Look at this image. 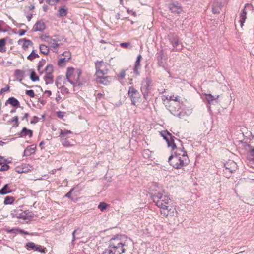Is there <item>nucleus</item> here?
Here are the masks:
<instances>
[{"mask_svg": "<svg viewBox=\"0 0 254 254\" xmlns=\"http://www.w3.org/2000/svg\"><path fill=\"white\" fill-rule=\"evenodd\" d=\"M115 254L114 251H113L110 246L109 245L107 248H106L101 254Z\"/></svg>", "mask_w": 254, "mask_h": 254, "instance_id": "obj_37", "label": "nucleus"}, {"mask_svg": "<svg viewBox=\"0 0 254 254\" xmlns=\"http://www.w3.org/2000/svg\"><path fill=\"white\" fill-rule=\"evenodd\" d=\"M170 41L174 48H176L179 45L178 37L175 34H173L172 37L170 38Z\"/></svg>", "mask_w": 254, "mask_h": 254, "instance_id": "obj_28", "label": "nucleus"}, {"mask_svg": "<svg viewBox=\"0 0 254 254\" xmlns=\"http://www.w3.org/2000/svg\"><path fill=\"white\" fill-rule=\"evenodd\" d=\"M130 43L129 42L121 43L120 44L121 47L124 48H127L130 46Z\"/></svg>", "mask_w": 254, "mask_h": 254, "instance_id": "obj_50", "label": "nucleus"}, {"mask_svg": "<svg viewBox=\"0 0 254 254\" xmlns=\"http://www.w3.org/2000/svg\"><path fill=\"white\" fill-rule=\"evenodd\" d=\"M30 78L32 81H39V78L36 74V72L34 71H32L30 73Z\"/></svg>", "mask_w": 254, "mask_h": 254, "instance_id": "obj_35", "label": "nucleus"}, {"mask_svg": "<svg viewBox=\"0 0 254 254\" xmlns=\"http://www.w3.org/2000/svg\"><path fill=\"white\" fill-rule=\"evenodd\" d=\"M142 58V56L141 55H139L137 56L136 61L135 63L134 67V72L137 75L139 74L138 69L140 67V61Z\"/></svg>", "mask_w": 254, "mask_h": 254, "instance_id": "obj_23", "label": "nucleus"}, {"mask_svg": "<svg viewBox=\"0 0 254 254\" xmlns=\"http://www.w3.org/2000/svg\"><path fill=\"white\" fill-rule=\"evenodd\" d=\"M100 209L101 211H104L108 207H98Z\"/></svg>", "mask_w": 254, "mask_h": 254, "instance_id": "obj_62", "label": "nucleus"}, {"mask_svg": "<svg viewBox=\"0 0 254 254\" xmlns=\"http://www.w3.org/2000/svg\"><path fill=\"white\" fill-rule=\"evenodd\" d=\"M7 103L14 107H18L20 105L19 102L16 98L13 97L9 98L6 101V103Z\"/></svg>", "mask_w": 254, "mask_h": 254, "instance_id": "obj_24", "label": "nucleus"}, {"mask_svg": "<svg viewBox=\"0 0 254 254\" xmlns=\"http://www.w3.org/2000/svg\"><path fill=\"white\" fill-rule=\"evenodd\" d=\"M95 95L96 96V99L97 100H100L102 98H104V96H105V94L103 92L102 93H101V92L96 93L95 94Z\"/></svg>", "mask_w": 254, "mask_h": 254, "instance_id": "obj_43", "label": "nucleus"}, {"mask_svg": "<svg viewBox=\"0 0 254 254\" xmlns=\"http://www.w3.org/2000/svg\"><path fill=\"white\" fill-rule=\"evenodd\" d=\"M162 100L164 102H165L166 101H173L176 102V106L174 105L169 106V110L172 113H175L177 112L180 111L182 109L183 106H184V102L182 98L178 95L175 96L174 95H173L170 96H163L162 97Z\"/></svg>", "mask_w": 254, "mask_h": 254, "instance_id": "obj_4", "label": "nucleus"}, {"mask_svg": "<svg viewBox=\"0 0 254 254\" xmlns=\"http://www.w3.org/2000/svg\"><path fill=\"white\" fill-rule=\"evenodd\" d=\"M110 246L115 254H122L124 253L126 251L127 247V245H122L121 247H113L112 246Z\"/></svg>", "mask_w": 254, "mask_h": 254, "instance_id": "obj_18", "label": "nucleus"}, {"mask_svg": "<svg viewBox=\"0 0 254 254\" xmlns=\"http://www.w3.org/2000/svg\"><path fill=\"white\" fill-rule=\"evenodd\" d=\"M67 10L64 8H60L59 10V15L61 17H64L67 14Z\"/></svg>", "mask_w": 254, "mask_h": 254, "instance_id": "obj_40", "label": "nucleus"}, {"mask_svg": "<svg viewBox=\"0 0 254 254\" xmlns=\"http://www.w3.org/2000/svg\"><path fill=\"white\" fill-rule=\"evenodd\" d=\"M107 74L103 72H95L94 76L96 82L100 84L109 85L111 82L112 78L110 76H106Z\"/></svg>", "mask_w": 254, "mask_h": 254, "instance_id": "obj_9", "label": "nucleus"}, {"mask_svg": "<svg viewBox=\"0 0 254 254\" xmlns=\"http://www.w3.org/2000/svg\"><path fill=\"white\" fill-rule=\"evenodd\" d=\"M12 218L22 219L23 220H29L32 217L30 213H27L26 211H23L21 210L14 211L11 213Z\"/></svg>", "mask_w": 254, "mask_h": 254, "instance_id": "obj_13", "label": "nucleus"}, {"mask_svg": "<svg viewBox=\"0 0 254 254\" xmlns=\"http://www.w3.org/2000/svg\"><path fill=\"white\" fill-rule=\"evenodd\" d=\"M45 70V74H53V66L51 64H49V65H47Z\"/></svg>", "mask_w": 254, "mask_h": 254, "instance_id": "obj_39", "label": "nucleus"}, {"mask_svg": "<svg viewBox=\"0 0 254 254\" xmlns=\"http://www.w3.org/2000/svg\"><path fill=\"white\" fill-rule=\"evenodd\" d=\"M38 57L39 55L38 54H37L34 50H33L31 54L27 57V59L30 61H32Z\"/></svg>", "mask_w": 254, "mask_h": 254, "instance_id": "obj_36", "label": "nucleus"}, {"mask_svg": "<svg viewBox=\"0 0 254 254\" xmlns=\"http://www.w3.org/2000/svg\"><path fill=\"white\" fill-rule=\"evenodd\" d=\"M18 44L21 46L22 49L26 51L28 50L29 47L33 45V43L30 40L26 38L20 39L18 41Z\"/></svg>", "mask_w": 254, "mask_h": 254, "instance_id": "obj_17", "label": "nucleus"}, {"mask_svg": "<svg viewBox=\"0 0 254 254\" xmlns=\"http://www.w3.org/2000/svg\"><path fill=\"white\" fill-rule=\"evenodd\" d=\"M73 134V132L67 129H60L59 137L62 144L65 147H71L74 146L72 143L71 141H74L73 139H70V134Z\"/></svg>", "mask_w": 254, "mask_h": 254, "instance_id": "obj_5", "label": "nucleus"}, {"mask_svg": "<svg viewBox=\"0 0 254 254\" xmlns=\"http://www.w3.org/2000/svg\"><path fill=\"white\" fill-rule=\"evenodd\" d=\"M44 94L46 95L47 96L50 97L52 94V92L50 90H45L44 92Z\"/></svg>", "mask_w": 254, "mask_h": 254, "instance_id": "obj_55", "label": "nucleus"}, {"mask_svg": "<svg viewBox=\"0 0 254 254\" xmlns=\"http://www.w3.org/2000/svg\"><path fill=\"white\" fill-rule=\"evenodd\" d=\"M56 115L58 118H59L61 119H63L65 115V113L60 111L57 112Z\"/></svg>", "mask_w": 254, "mask_h": 254, "instance_id": "obj_47", "label": "nucleus"}, {"mask_svg": "<svg viewBox=\"0 0 254 254\" xmlns=\"http://www.w3.org/2000/svg\"><path fill=\"white\" fill-rule=\"evenodd\" d=\"M161 215L166 217L176 216L177 211L175 207H160Z\"/></svg>", "mask_w": 254, "mask_h": 254, "instance_id": "obj_12", "label": "nucleus"}, {"mask_svg": "<svg viewBox=\"0 0 254 254\" xmlns=\"http://www.w3.org/2000/svg\"><path fill=\"white\" fill-rule=\"evenodd\" d=\"M8 232L10 233H16L19 231V228H12L11 230H8Z\"/></svg>", "mask_w": 254, "mask_h": 254, "instance_id": "obj_53", "label": "nucleus"}, {"mask_svg": "<svg viewBox=\"0 0 254 254\" xmlns=\"http://www.w3.org/2000/svg\"><path fill=\"white\" fill-rule=\"evenodd\" d=\"M98 206L101 207V206H107V204L103 202H100Z\"/></svg>", "mask_w": 254, "mask_h": 254, "instance_id": "obj_60", "label": "nucleus"}, {"mask_svg": "<svg viewBox=\"0 0 254 254\" xmlns=\"http://www.w3.org/2000/svg\"><path fill=\"white\" fill-rule=\"evenodd\" d=\"M78 231L80 232V230H78V229H77V230H75L73 232V233H72V243H73V242H74V241L75 240V239H79V238H80V237H77V238H76V237H75V234H76V233H77V232H78Z\"/></svg>", "mask_w": 254, "mask_h": 254, "instance_id": "obj_48", "label": "nucleus"}, {"mask_svg": "<svg viewBox=\"0 0 254 254\" xmlns=\"http://www.w3.org/2000/svg\"><path fill=\"white\" fill-rule=\"evenodd\" d=\"M205 96V98L206 100L208 101L209 104L212 103L213 101L218 99L219 98V96L217 95L216 97L213 96L211 94H204Z\"/></svg>", "mask_w": 254, "mask_h": 254, "instance_id": "obj_30", "label": "nucleus"}, {"mask_svg": "<svg viewBox=\"0 0 254 254\" xmlns=\"http://www.w3.org/2000/svg\"><path fill=\"white\" fill-rule=\"evenodd\" d=\"M126 75V73L125 70L121 71L117 75L118 78L120 80H122L124 78Z\"/></svg>", "mask_w": 254, "mask_h": 254, "instance_id": "obj_44", "label": "nucleus"}, {"mask_svg": "<svg viewBox=\"0 0 254 254\" xmlns=\"http://www.w3.org/2000/svg\"><path fill=\"white\" fill-rule=\"evenodd\" d=\"M74 190V188H72L70 191L65 194V197H68L69 198H70V199H72V198L71 197V193L72 192V191H73Z\"/></svg>", "mask_w": 254, "mask_h": 254, "instance_id": "obj_51", "label": "nucleus"}, {"mask_svg": "<svg viewBox=\"0 0 254 254\" xmlns=\"http://www.w3.org/2000/svg\"><path fill=\"white\" fill-rule=\"evenodd\" d=\"M44 80L47 84L52 83L54 81V76L53 74H45Z\"/></svg>", "mask_w": 254, "mask_h": 254, "instance_id": "obj_29", "label": "nucleus"}, {"mask_svg": "<svg viewBox=\"0 0 254 254\" xmlns=\"http://www.w3.org/2000/svg\"><path fill=\"white\" fill-rule=\"evenodd\" d=\"M45 145V142L44 141H41L39 144V147L41 149H44V145Z\"/></svg>", "mask_w": 254, "mask_h": 254, "instance_id": "obj_59", "label": "nucleus"}, {"mask_svg": "<svg viewBox=\"0 0 254 254\" xmlns=\"http://www.w3.org/2000/svg\"><path fill=\"white\" fill-rule=\"evenodd\" d=\"M37 149L36 145H31L28 146L24 151V155L26 156H29L32 154H34Z\"/></svg>", "mask_w": 254, "mask_h": 254, "instance_id": "obj_19", "label": "nucleus"}, {"mask_svg": "<svg viewBox=\"0 0 254 254\" xmlns=\"http://www.w3.org/2000/svg\"><path fill=\"white\" fill-rule=\"evenodd\" d=\"M9 89H10L9 86L8 85H7L4 88H3L1 89L0 92L2 93V92H4L8 91L9 90Z\"/></svg>", "mask_w": 254, "mask_h": 254, "instance_id": "obj_52", "label": "nucleus"}, {"mask_svg": "<svg viewBox=\"0 0 254 254\" xmlns=\"http://www.w3.org/2000/svg\"><path fill=\"white\" fill-rule=\"evenodd\" d=\"M26 31L23 29H20L19 30L18 33L19 35L22 36L25 34Z\"/></svg>", "mask_w": 254, "mask_h": 254, "instance_id": "obj_56", "label": "nucleus"}, {"mask_svg": "<svg viewBox=\"0 0 254 254\" xmlns=\"http://www.w3.org/2000/svg\"><path fill=\"white\" fill-rule=\"evenodd\" d=\"M46 28L45 24L43 21H39L36 23L34 26L35 31H41L44 30Z\"/></svg>", "mask_w": 254, "mask_h": 254, "instance_id": "obj_22", "label": "nucleus"}, {"mask_svg": "<svg viewBox=\"0 0 254 254\" xmlns=\"http://www.w3.org/2000/svg\"><path fill=\"white\" fill-rule=\"evenodd\" d=\"M60 0H46V2L51 5H55L59 2Z\"/></svg>", "mask_w": 254, "mask_h": 254, "instance_id": "obj_45", "label": "nucleus"}, {"mask_svg": "<svg viewBox=\"0 0 254 254\" xmlns=\"http://www.w3.org/2000/svg\"><path fill=\"white\" fill-rule=\"evenodd\" d=\"M37 122V117H34V120H33V121H31L30 122V123H31V124H34V123H36Z\"/></svg>", "mask_w": 254, "mask_h": 254, "instance_id": "obj_61", "label": "nucleus"}, {"mask_svg": "<svg viewBox=\"0 0 254 254\" xmlns=\"http://www.w3.org/2000/svg\"><path fill=\"white\" fill-rule=\"evenodd\" d=\"M101 43H105V42H104V40H102L101 41Z\"/></svg>", "mask_w": 254, "mask_h": 254, "instance_id": "obj_64", "label": "nucleus"}, {"mask_svg": "<svg viewBox=\"0 0 254 254\" xmlns=\"http://www.w3.org/2000/svg\"><path fill=\"white\" fill-rule=\"evenodd\" d=\"M128 95L131 103L135 106H138L141 102V97L139 92L134 87L130 86L128 90Z\"/></svg>", "mask_w": 254, "mask_h": 254, "instance_id": "obj_7", "label": "nucleus"}, {"mask_svg": "<svg viewBox=\"0 0 254 254\" xmlns=\"http://www.w3.org/2000/svg\"><path fill=\"white\" fill-rule=\"evenodd\" d=\"M19 135L22 137L28 136L29 138H31L33 135V131L26 127H23L20 131Z\"/></svg>", "mask_w": 254, "mask_h": 254, "instance_id": "obj_21", "label": "nucleus"}, {"mask_svg": "<svg viewBox=\"0 0 254 254\" xmlns=\"http://www.w3.org/2000/svg\"><path fill=\"white\" fill-rule=\"evenodd\" d=\"M221 4L218 2H214L212 6V12L214 14L219 13L221 10Z\"/></svg>", "mask_w": 254, "mask_h": 254, "instance_id": "obj_26", "label": "nucleus"}, {"mask_svg": "<svg viewBox=\"0 0 254 254\" xmlns=\"http://www.w3.org/2000/svg\"><path fill=\"white\" fill-rule=\"evenodd\" d=\"M50 48L49 46H48L45 44H41L39 46L41 53L45 55H47L49 53Z\"/></svg>", "mask_w": 254, "mask_h": 254, "instance_id": "obj_27", "label": "nucleus"}, {"mask_svg": "<svg viewBox=\"0 0 254 254\" xmlns=\"http://www.w3.org/2000/svg\"><path fill=\"white\" fill-rule=\"evenodd\" d=\"M62 55L64 58H61L58 62V65L61 67H64L65 66L66 62L69 61L71 58V54L69 51H65L63 52Z\"/></svg>", "mask_w": 254, "mask_h": 254, "instance_id": "obj_14", "label": "nucleus"}, {"mask_svg": "<svg viewBox=\"0 0 254 254\" xmlns=\"http://www.w3.org/2000/svg\"><path fill=\"white\" fill-rule=\"evenodd\" d=\"M22 72L21 70L17 69L15 71V74L16 75H19L22 74Z\"/></svg>", "mask_w": 254, "mask_h": 254, "instance_id": "obj_58", "label": "nucleus"}, {"mask_svg": "<svg viewBox=\"0 0 254 254\" xmlns=\"http://www.w3.org/2000/svg\"><path fill=\"white\" fill-rule=\"evenodd\" d=\"M252 8H253V7L251 5L249 4H246L245 5L244 8L242 10V12L240 13L239 22L240 23L241 28H242L243 27L244 24V23L246 21V19L247 18V17H246L247 8L252 9Z\"/></svg>", "mask_w": 254, "mask_h": 254, "instance_id": "obj_15", "label": "nucleus"}, {"mask_svg": "<svg viewBox=\"0 0 254 254\" xmlns=\"http://www.w3.org/2000/svg\"><path fill=\"white\" fill-rule=\"evenodd\" d=\"M152 194L153 201L156 203V206H166V205L168 203L169 200L168 198L166 196H163L162 193L157 192V190L153 191Z\"/></svg>", "mask_w": 254, "mask_h": 254, "instance_id": "obj_6", "label": "nucleus"}, {"mask_svg": "<svg viewBox=\"0 0 254 254\" xmlns=\"http://www.w3.org/2000/svg\"><path fill=\"white\" fill-rule=\"evenodd\" d=\"M12 192V190L8 187V184H6L0 190V194H6L7 193H10Z\"/></svg>", "mask_w": 254, "mask_h": 254, "instance_id": "obj_31", "label": "nucleus"}, {"mask_svg": "<svg viewBox=\"0 0 254 254\" xmlns=\"http://www.w3.org/2000/svg\"><path fill=\"white\" fill-rule=\"evenodd\" d=\"M172 155L168 158V162L171 166L177 169H183L190 162L187 152L183 145L179 143L176 148L171 149Z\"/></svg>", "mask_w": 254, "mask_h": 254, "instance_id": "obj_1", "label": "nucleus"}, {"mask_svg": "<svg viewBox=\"0 0 254 254\" xmlns=\"http://www.w3.org/2000/svg\"><path fill=\"white\" fill-rule=\"evenodd\" d=\"M6 41L5 39H0V52L1 53L5 52L6 51Z\"/></svg>", "mask_w": 254, "mask_h": 254, "instance_id": "obj_32", "label": "nucleus"}, {"mask_svg": "<svg viewBox=\"0 0 254 254\" xmlns=\"http://www.w3.org/2000/svg\"><path fill=\"white\" fill-rule=\"evenodd\" d=\"M160 135L166 140L168 146L171 149L176 148V146L179 144L175 142L174 139L175 137L173 136L168 131H163L160 132Z\"/></svg>", "mask_w": 254, "mask_h": 254, "instance_id": "obj_8", "label": "nucleus"}, {"mask_svg": "<svg viewBox=\"0 0 254 254\" xmlns=\"http://www.w3.org/2000/svg\"><path fill=\"white\" fill-rule=\"evenodd\" d=\"M82 71L80 68L68 67L66 69L65 77L66 79L73 85H82L86 80L81 77Z\"/></svg>", "mask_w": 254, "mask_h": 254, "instance_id": "obj_2", "label": "nucleus"}, {"mask_svg": "<svg viewBox=\"0 0 254 254\" xmlns=\"http://www.w3.org/2000/svg\"><path fill=\"white\" fill-rule=\"evenodd\" d=\"M10 122L11 123H14L13 125V127H17L19 126V121H18V116H15L13 118H12Z\"/></svg>", "mask_w": 254, "mask_h": 254, "instance_id": "obj_38", "label": "nucleus"}, {"mask_svg": "<svg viewBox=\"0 0 254 254\" xmlns=\"http://www.w3.org/2000/svg\"><path fill=\"white\" fill-rule=\"evenodd\" d=\"M110 67V64L103 60H97L95 62V72L108 73Z\"/></svg>", "mask_w": 254, "mask_h": 254, "instance_id": "obj_10", "label": "nucleus"}, {"mask_svg": "<svg viewBox=\"0 0 254 254\" xmlns=\"http://www.w3.org/2000/svg\"><path fill=\"white\" fill-rule=\"evenodd\" d=\"M61 92L63 94H68L69 93L68 89L65 86L61 87Z\"/></svg>", "mask_w": 254, "mask_h": 254, "instance_id": "obj_41", "label": "nucleus"}, {"mask_svg": "<svg viewBox=\"0 0 254 254\" xmlns=\"http://www.w3.org/2000/svg\"><path fill=\"white\" fill-rule=\"evenodd\" d=\"M15 199L12 196H6L5 198L4 204L5 205H10L12 204L13 202H14Z\"/></svg>", "mask_w": 254, "mask_h": 254, "instance_id": "obj_33", "label": "nucleus"}, {"mask_svg": "<svg viewBox=\"0 0 254 254\" xmlns=\"http://www.w3.org/2000/svg\"><path fill=\"white\" fill-rule=\"evenodd\" d=\"M125 236L122 235H117L112 238L109 241V245L113 247H121L122 245H127L124 240Z\"/></svg>", "mask_w": 254, "mask_h": 254, "instance_id": "obj_11", "label": "nucleus"}, {"mask_svg": "<svg viewBox=\"0 0 254 254\" xmlns=\"http://www.w3.org/2000/svg\"><path fill=\"white\" fill-rule=\"evenodd\" d=\"M168 8L173 13L179 14L182 11L181 6L178 3H171L169 4Z\"/></svg>", "mask_w": 254, "mask_h": 254, "instance_id": "obj_20", "label": "nucleus"}, {"mask_svg": "<svg viewBox=\"0 0 254 254\" xmlns=\"http://www.w3.org/2000/svg\"><path fill=\"white\" fill-rule=\"evenodd\" d=\"M150 84V80L149 79H146L142 82V86L141 87V91L142 92L147 93L148 90V87Z\"/></svg>", "mask_w": 254, "mask_h": 254, "instance_id": "obj_25", "label": "nucleus"}, {"mask_svg": "<svg viewBox=\"0 0 254 254\" xmlns=\"http://www.w3.org/2000/svg\"><path fill=\"white\" fill-rule=\"evenodd\" d=\"M43 65L41 63H39L38 66V70H40V68L42 67Z\"/></svg>", "mask_w": 254, "mask_h": 254, "instance_id": "obj_63", "label": "nucleus"}, {"mask_svg": "<svg viewBox=\"0 0 254 254\" xmlns=\"http://www.w3.org/2000/svg\"><path fill=\"white\" fill-rule=\"evenodd\" d=\"M18 233H19L20 234H25V235L29 234V233L28 232L25 231L24 230L20 229H19Z\"/></svg>", "mask_w": 254, "mask_h": 254, "instance_id": "obj_54", "label": "nucleus"}, {"mask_svg": "<svg viewBox=\"0 0 254 254\" xmlns=\"http://www.w3.org/2000/svg\"><path fill=\"white\" fill-rule=\"evenodd\" d=\"M26 165H22L21 166H17L15 168V170L18 173H22L27 172V169L25 167Z\"/></svg>", "mask_w": 254, "mask_h": 254, "instance_id": "obj_34", "label": "nucleus"}, {"mask_svg": "<svg viewBox=\"0 0 254 254\" xmlns=\"http://www.w3.org/2000/svg\"><path fill=\"white\" fill-rule=\"evenodd\" d=\"M26 247L27 249L33 250L34 251L45 253V248H42L40 245H36L34 242H28L26 244Z\"/></svg>", "mask_w": 254, "mask_h": 254, "instance_id": "obj_16", "label": "nucleus"}, {"mask_svg": "<svg viewBox=\"0 0 254 254\" xmlns=\"http://www.w3.org/2000/svg\"><path fill=\"white\" fill-rule=\"evenodd\" d=\"M26 94L31 98H34L35 97V93L33 90L26 91Z\"/></svg>", "mask_w": 254, "mask_h": 254, "instance_id": "obj_46", "label": "nucleus"}, {"mask_svg": "<svg viewBox=\"0 0 254 254\" xmlns=\"http://www.w3.org/2000/svg\"><path fill=\"white\" fill-rule=\"evenodd\" d=\"M9 168V166L8 165L6 164H2L0 163V171H6L8 170Z\"/></svg>", "mask_w": 254, "mask_h": 254, "instance_id": "obj_42", "label": "nucleus"}, {"mask_svg": "<svg viewBox=\"0 0 254 254\" xmlns=\"http://www.w3.org/2000/svg\"><path fill=\"white\" fill-rule=\"evenodd\" d=\"M250 160L254 161V148L252 149L249 153Z\"/></svg>", "mask_w": 254, "mask_h": 254, "instance_id": "obj_49", "label": "nucleus"}, {"mask_svg": "<svg viewBox=\"0 0 254 254\" xmlns=\"http://www.w3.org/2000/svg\"><path fill=\"white\" fill-rule=\"evenodd\" d=\"M29 117V114L27 113H26L24 114L23 117L22 118V120H26L28 121V118Z\"/></svg>", "mask_w": 254, "mask_h": 254, "instance_id": "obj_57", "label": "nucleus"}, {"mask_svg": "<svg viewBox=\"0 0 254 254\" xmlns=\"http://www.w3.org/2000/svg\"><path fill=\"white\" fill-rule=\"evenodd\" d=\"M40 38L42 41L46 42L54 52L58 53V48L63 45V38L59 35L49 36L42 34Z\"/></svg>", "mask_w": 254, "mask_h": 254, "instance_id": "obj_3", "label": "nucleus"}]
</instances>
